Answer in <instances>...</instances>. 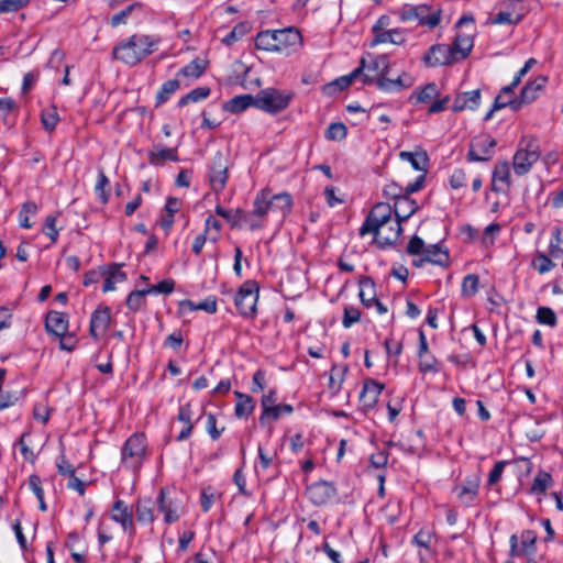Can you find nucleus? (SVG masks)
I'll use <instances>...</instances> for the list:
<instances>
[{"label":"nucleus","instance_id":"f257e3e1","mask_svg":"<svg viewBox=\"0 0 563 563\" xmlns=\"http://www.w3.org/2000/svg\"><path fill=\"white\" fill-rule=\"evenodd\" d=\"M401 210H393L387 202H377L369 210L364 222L358 229L360 236L373 235V242L378 249L385 250L396 245L402 234Z\"/></svg>","mask_w":563,"mask_h":563},{"label":"nucleus","instance_id":"f03ea898","mask_svg":"<svg viewBox=\"0 0 563 563\" xmlns=\"http://www.w3.org/2000/svg\"><path fill=\"white\" fill-rule=\"evenodd\" d=\"M159 44V38L146 34H133L120 41L112 49L114 59L135 66L153 54Z\"/></svg>","mask_w":563,"mask_h":563},{"label":"nucleus","instance_id":"7ed1b4c3","mask_svg":"<svg viewBox=\"0 0 563 563\" xmlns=\"http://www.w3.org/2000/svg\"><path fill=\"white\" fill-rule=\"evenodd\" d=\"M301 43L302 36L294 26L261 31L255 37L257 49L275 53H289L290 49L300 46Z\"/></svg>","mask_w":563,"mask_h":563},{"label":"nucleus","instance_id":"20e7f679","mask_svg":"<svg viewBox=\"0 0 563 563\" xmlns=\"http://www.w3.org/2000/svg\"><path fill=\"white\" fill-rule=\"evenodd\" d=\"M396 14L400 22H417L418 26L429 30L435 29L442 19V10L440 8H433L426 3H406L396 11Z\"/></svg>","mask_w":563,"mask_h":563},{"label":"nucleus","instance_id":"39448f33","mask_svg":"<svg viewBox=\"0 0 563 563\" xmlns=\"http://www.w3.org/2000/svg\"><path fill=\"white\" fill-rule=\"evenodd\" d=\"M147 456V438L143 432H134L121 449V465L132 472H137Z\"/></svg>","mask_w":563,"mask_h":563},{"label":"nucleus","instance_id":"423d86ee","mask_svg":"<svg viewBox=\"0 0 563 563\" xmlns=\"http://www.w3.org/2000/svg\"><path fill=\"white\" fill-rule=\"evenodd\" d=\"M541 156L540 145L534 136L520 139L512 157V168L517 176L527 175Z\"/></svg>","mask_w":563,"mask_h":563},{"label":"nucleus","instance_id":"0eeeda50","mask_svg":"<svg viewBox=\"0 0 563 563\" xmlns=\"http://www.w3.org/2000/svg\"><path fill=\"white\" fill-rule=\"evenodd\" d=\"M294 97L292 91H283L276 88L262 89L256 95V108L275 114L285 110Z\"/></svg>","mask_w":563,"mask_h":563},{"label":"nucleus","instance_id":"6e6552de","mask_svg":"<svg viewBox=\"0 0 563 563\" xmlns=\"http://www.w3.org/2000/svg\"><path fill=\"white\" fill-rule=\"evenodd\" d=\"M260 297V286L256 280H245L236 291L234 303L239 313L244 318L256 316V306Z\"/></svg>","mask_w":563,"mask_h":563},{"label":"nucleus","instance_id":"1a4fd4ad","mask_svg":"<svg viewBox=\"0 0 563 563\" xmlns=\"http://www.w3.org/2000/svg\"><path fill=\"white\" fill-rule=\"evenodd\" d=\"M208 178L214 194L219 195L224 190L229 179V159L222 152H217L211 158Z\"/></svg>","mask_w":563,"mask_h":563},{"label":"nucleus","instance_id":"9d476101","mask_svg":"<svg viewBox=\"0 0 563 563\" xmlns=\"http://www.w3.org/2000/svg\"><path fill=\"white\" fill-rule=\"evenodd\" d=\"M156 505L158 511L163 514V520L166 525H172L178 521L184 512L181 501L178 498L173 497L168 488H161L156 497Z\"/></svg>","mask_w":563,"mask_h":563},{"label":"nucleus","instance_id":"9b49d317","mask_svg":"<svg viewBox=\"0 0 563 563\" xmlns=\"http://www.w3.org/2000/svg\"><path fill=\"white\" fill-rule=\"evenodd\" d=\"M497 142L489 134H478L474 136L470 143L467 152L468 162H486L495 154Z\"/></svg>","mask_w":563,"mask_h":563},{"label":"nucleus","instance_id":"f8f14e48","mask_svg":"<svg viewBox=\"0 0 563 563\" xmlns=\"http://www.w3.org/2000/svg\"><path fill=\"white\" fill-rule=\"evenodd\" d=\"M479 485L481 476L478 474L468 475L461 484L453 487V493L463 506L473 507L478 500Z\"/></svg>","mask_w":563,"mask_h":563},{"label":"nucleus","instance_id":"ddd939ff","mask_svg":"<svg viewBox=\"0 0 563 563\" xmlns=\"http://www.w3.org/2000/svg\"><path fill=\"white\" fill-rule=\"evenodd\" d=\"M421 60L428 68L457 64L449 44L442 43L431 45L423 54Z\"/></svg>","mask_w":563,"mask_h":563},{"label":"nucleus","instance_id":"4468645a","mask_svg":"<svg viewBox=\"0 0 563 563\" xmlns=\"http://www.w3.org/2000/svg\"><path fill=\"white\" fill-rule=\"evenodd\" d=\"M364 85L375 84L377 89L384 92H396L404 89H408L413 85V78L407 73H402L396 79H390L387 76L375 78L369 74H364Z\"/></svg>","mask_w":563,"mask_h":563},{"label":"nucleus","instance_id":"2eb2a0df","mask_svg":"<svg viewBox=\"0 0 563 563\" xmlns=\"http://www.w3.org/2000/svg\"><path fill=\"white\" fill-rule=\"evenodd\" d=\"M537 533L533 530H523L520 536L511 534L509 539V555L519 558L532 555L536 552Z\"/></svg>","mask_w":563,"mask_h":563},{"label":"nucleus","instance_id":"dca6fc26","mask_svg":"<svg viewBox=\"0 0 563 563\" xmlns=\"http://www.w3.org/2000/svg\"><path fill=\"white\" fill-rule=\"evenodd\" d=\"M383 195L388 199L395 200L393 210H401L402 205H407L409 207L408 212L401 216L402 219H409L418 208L413 199L405 197L404 187L399 186L395 181H390L384 186Z\"/></svg>","mask_w":563,"mask_h":563},{"label":"nucleus","instance_id":"f3484780","mask_svg":"<svg viewBox=\"0 0 563 563\" xmlns=\"http://www.w3.org/2000/svg\"><path fill=\"white\" fill-rule=\"evenodd\" d=\"M336 494L334 485L327 481L312 483L306 488V496L316 506L328 504Z\"/></svg>","mask_w":563,"mask_h":563},{"label":"nucleus","instance_id":"a211bd4d","mask_svg":"<svg viewBox=\"0 0 563 563\" xmlns=\"http://www.w3.org/2000/svg\"><path fill=\"white\" fill-rule=\"evenodd\" d=\"M111 519L119 523L123 531L128 532L130 537L135 534V526L133 521L132 509L121 499L114 501L111 509Z\"/></svg>","mask_w":563,"mask_h":563},{"label":"nucleus","instance_id":"6ab92c4d","mask_svg":"<svg viewBox=\"0 0 563 563\" xmlns=\"http://www.w3.org/2000/svg\"><path fill=\"white\" fill-rule=\"evenodd\" d=\"M512 186L510 165L507 161H498L495 164L492 176V190L507 192Z\"/></svg>","mask_w":563,"mask_h":563},{"label":"nucleus","instance_id":"aec40b11","mask_svg":"<svg viewBox=\"0 0 563 563\" xmlns=\"http://www.w3.org/2000/svg\"><path fill=\"white\" fill-rule=\"evenodd\" d=\"M426 263L445 266L449 263V253L440 243L427 245L422 256L412 261L416 267H422Z\"/></svg>","mask_w":563,"mask_h":563},{"label":"nucleus","instance_id":"412c9836","mask_svg":"<svg viewBox=\"0 0 563 563\" xmlns=\"http://www.w3.org/2000/svg\"><path fill=\"white\" fill-rule=\"evenodd\" d=\"M111 321L110 308L107 306L98 307L91 314L89 333L93 340L98 341L109 329Z\"/></svg>","mask_w":563,"mask_h":563},{"label":"nucleus","instance_id":"4be33fe9","mask_svg":"<svg viewBox=\"0 0 563 563\" xmlns=\"http://www.w3.org/2000/svg\"><path fill=\"white\" fill-rule=\"evenodd\" d=\"M384 387V384L372 378L364 382L360 394V404L365 411L371 410L376 406Z\"/></svg>","mask_w":563,"mask_h":563},{"label":"nucleus","instance_id":"5701e85b","mask_svg":"<svg viewBox=\"0 0 563 563\" xmlns=\"http://www.w3.org/2000/svg\"><path fill=\"white\" fill-rule=\"evenodd\" d=\"M434 542V533L431 530L420 529L412 538V544L421 549L419 559L421 563H427L433 556L432 544Z\"/></svg>","mask_w":563,"mask_h":563},{"label":"nucleus","instance_id":"b1692460","mask_svg":"<svg viewBox=\"0 0 563 563\" xmlns=\"http://www.w3.org/2000/svg\"><path fill=\"white\" fill-rule=\"evenodd\" d=\"M449 46L456 62L460 63L471 55L474 47V36L472 34L457 33Z\"/></svg>","mask_w":563,"mask_h":563},{"label":"nucleus","instance_id":"393cba45","mask_svg":"<svg viewBox=\"0 0 563 563\" xmlns=\"http://www.w3.org/2000/svg\"><path fill=\"white\" fill-rule=\"evenodd\" d=\"M69 321L67 314L59 311H49L45 318V329L54 336L64 335L68 332Z\"/></svg>","mask_w":563,"mask_h":563},{"label":"nucleus","instance_id":"a878e982","mask_svg":"<svg viewBox=\"0 0 563 563\" xmlns=\"http://www.w3.org/2000/svg\"><path fill=\"white\" fill-rule=\"evenodd\" d=\"M481 103V90L475 89L459 93L452 104L454 112H461L464 110H476Z\"/></svg>","mask_w":563,"mask_h":563},{"label":"nucleus","instance_id":"bb28decb","mask_svg":"<svg viewBox=\"0 0 563 563\" xmlns=\"http://www.w3.org/2000/svg\"><path fill=\"white\" fill-rule=\"evenodd\" d=\"M364 70H365V58H362L358 67H356L350 74L341 76V77L334 79L333 81H331L330 84H328L324 87V90L327 91V90H331V89L332 90L338 89L339 91H342V90L349 88L357 78L361 77L363 79Z\"/></svg>","mask_w":563,"mask_h":563},{"label":"nucleus","instance_id":"cd10ccee","mask_svg":"<svg viewBox=\"0 0 563 563\" xmlns=\"http://www.w3.org/2000/svg\"><path fill=\"white\" fill-rule=\"evenodd\" d=\"M179 312L185 314L187 312L196 311V310H203L207 313H216L218 310L217 306V299L212 296L207 297L202 301L195 303L194 301L189 299H185L179 301L178 303Z\"/></svg>","mask_w":563,"mask_h":563},{"label":"nucleus","instance_id":"c85d7f7f","mask_svg":"<svg viewBox=\"0 0 563 563\" xmlns=\"http://www.w3.org/2000/svg\"><path fill=\"white\" fill-rule=\"evenodd\" d=\"M181 200L176 197H168L164 207V214L161 218L159 225L168 234L174 225V216L181 208Z\"/></svg>","mask_w":563,"mask_h":563},{"label":"nucleus","instance_id":"c756f323","mask_svg":"<svg viewBox=\"0 0 563 563\" xmlns=\"http://www.w3.org/2000/svg\"><path fill=\"white\" fill-rule=\"evenodd\" d=\"M406 42V33L404 29L396 27L383 31L376 34L371 41V47L379 44L390 43L394 45H402Z\"/></svg>","mask_w":563,"mask_h":563},{"label":"nucleus","instance_id":"7c9ffc66","mask_svg":"<svg viewBox=\"0 0 563 563\" xmlns=\"http://www.w3.org/2000/svg\"><path fill=\"white\" fill-rule=\"evenodd\" d=\"M547 82V77L539 76L534 80L529 81L521 90L518 101H520V107L522 104L530 103L534 101L539 95V92L544 88Z\"/></svg>","mask_w":563,"mask_h":563},{"label":"nucleus","instance_id":"2f4dec72","mask_svg":"<svg viewBox=\"0 0 563 563\" xmlns=\"http://www.w3.org/2000/svg\"><path fill=\"white\" fill-rule=\"evenodd\" d=\"M236 402L234 406V415L239 419L249 418L255 409V400L247 394L239 390L234 391Z\"/></svg>","mask_w":563,"mask_h":563},{"label":"nucleus","instance_id":"473e14b6","mask_svg":"<svg viewBox=\"0 0 563 563\" xmlns=\"http://www.w3.org/2000/svg\"><path fill=\"white\" fill-rule=\"evenodd\" d=\"M389 69V57L385 54L374 56L368 64L365 63L364 74L375 78L386 77Z\"/></svg>","mask_w":563,"mask_h":563},{"label":"nucleus","instance_id":"72a5a7b5","mask_svg":"<svg viewBox=\"0 0 563 563\" xmlns=\"http://www.w3.org/2000/svg\"><path fill=\"white\" fill-rule=\"evenodd\" d=\"M273 190L268 187L261 189L253 201L255 207V214L267 217L269 211H273Z\"/></svg>","mask_w":563,"mask_h":563},{"label":"nucleus","instance_id":"f704fd0d","mask_svg":"<svg viewBox=\"0 0 563 563\" xmlns=\"http://www.w3.org/2000/svg\"><path fill=\"white\" fill-rule=\"evenodd\" d=\"M358 285V297L362 305L366 308H372L377 300L374 280L369 277H363L361 278Z\"/></svg>","mask_w":563,"mask_h":563},{"label":"nucleus","instance_id":"c9c22d12","mask_svg":"<svg viewBox=\"0 0 563 563\" xmlns=\"http://www.w3.org/2000/svg\"><path fill=\"white\" fill-rule=\"evenodd\" d=\"M103 273L104 282L102 291H111L115 289V284L123 283L126 279V274L121 271L120 265L110 266L107 269L101 271Z\"/></svg>","mask_w":563,"mask_h":563},{"label":"nucleus","instance_id":"e433bc0d","mask_svg":"<svg viewBox=\"0 0 563 563\" xmlns=\"http://www.w3.org/2000/svg\"><path fill=\"white\" fill-rule=\"evenodd\" d=\"M252 106L256 107V96L253 97L252 95L245 93L235 96L232 99H230L224 104V110H227L230 113H240Z\"/></svg>","mask_w":563,"mask_h":563},{"label":"nucleus","instance_id":"4c0bfd02","mask_svg":"<svg viewBox=\"0 0 563 563\" xmlns=\"http://www.w3.org/2000/svg\"><path fill=\"white\" fill-rule=\"evenodd\" d=\"M148 163L154 166H162L165 162H177L178 155L175 147H159L147 154Z\"/></svg>","mask_w":563,"mask_h":563},{"label":"nucleus","instance_id":"58836bf2","mask_svg":"<svg viewBox=\"0 0 563 563\" xmlns=\"http://www.w3.org/2000/svg\"><path fill=\"white\" fill-rule=\"evenodd\" d=\"M399 158L404 162L409 163L415 170L426 172L428 167V155L424 151L407 152L402 151L399 153Z\"/></svg>","mask_w":563,"mask_h":563},{"label":"nucleus","instance_id":"ea45409f","mask_svg":"<svg viewBox=\"0 0 563 563\" xmlns=\"http://www.w3.org/2000/svg\"><path fill=\"white\" fill-rule=\"evenodd\" d=\"M273 212L280 214L283 218L291 212L294 200L290 194L284 191L273 194Z\"/></svg>","mask_w":563,"mask_h":563},{"label":"nucleus","instance_id":"a19ab883","mask_svg":"<svg viewBox=\"0 0 563 563\" xmlns=\"http://www.w3.org/2000/svg\"><path fill=\"white\" fill-rule=\"evenodd\" d=\"M136 520L142 525L153 523L156 519L154 505L150 499L137 500L135 505Z\"/></svg>","mask_w":563,"mask_h":563},{"label":"nucleus","instance_id":"79ce46f5","mask_svg":"<svg viewBox=\"0 0 563 563\" xmlns=\"http://www.w3.org/2000/svg\"><path fill=\"white\" fill-rule=\"evenodd\" d=\"M514 89L508 85L504 87L500 93L495 98V109H503L509 106L514 111L520 109L518 98H512Z\"/></svg>","mask_w":563,"mask_h":563},{"label":"nucleus","instance_id":"37998d69","mask_svg":"<svg viewBox=\"0 0 563 563\" xmlns=\"http://www.w3.org/2000/svg\"><path fill=\"white\" fill-rule=\"evenodd\" d=\"M207 63L201 58H195L188 65L178 70V76L197 79L205 73Z\"/></svg>","mask_w":563,"mask_h":563},{"label":"nucleus","instance_id":"c03bdc74","mask_svg":"<svg viewBox=\"0 0 563 563\" xmlns=\"http://www.w3.org/2000/svg\"><path fill=\"white\" fill-rule=\"evenodd\" d=\"M147 295L148 292L146 291V288L131 291L125 300L128 309L132 312H137L144 309L146 306Z\"/></svg>","mask_w":563,"mask_h":563},{"label":"nucleus","instance_id":"a18cd8bd","mask_svg":"<svg viewBox=\"0 0 563 563\" xmlns=\"http://www.w3.org/2000/svg\"><path fill=\"white\" fill-rule=\"evenodd\" d=\"M179 87L180 84L177 79H169L165 81L156 93L155 107H161L170 98V96L179 89Z\"/></svg>","mask_w":563,"mask_h":563},{"label":"nucleus","instance_id":"49530a36","mask_svg":"<svg viewBox=\"0 0 563 563\" xmlns=\"http://www.w3.org/2000/svg\"><path fill=\"white\" fill-rule=\"evenodd\" d=\"M210 92H211V90L209 87H197V88L190 90L185 96H183L178 100V106L185 107L189 103L202 101L209 97Z\"/></svg>","mask_w":563,"mask_h":563},{"label":"nucleus","instance_id":"de8ad7c7","mask_svg":"<svg viewBox=\"0 0 563 563\" xmlns=\"http://www.w3.org/2000/svg\"><path fill=\"white\" fill-rule=\"evenodd\" d=\"M553 484V478L548 472H539L531 485V493L534 495H543Z\"/></svg>","mask_w":563,"mask_h":563},{"label":"nucleus","instance_id":"09e8293b","mask_svg":"<svg viewBox=\"0 0 563 563\" xmlns=\"http://www.w3.org/2000/svg\"><path fill=\"white\" fill-rule=\"evenodd\" d=\"M109 186H110L109 178L104 174L103 169L100 168L98 170V178H97V183L95 185V192L98 196L99 201L102 205H106L109 201V190H108Z\"/></svg>","mask_w":563,"mask_h":563},{"label":"nucleus","instance_id":"8fccbe9b","mask_svg":"<svg viewBox=\"0 0 563 563\" xmlns=\"http://www.w3.org/2000/svg\"><path fill=\"white\" fill-rule=\"evenodd\" d=\"M439 96V89L434 82L424 85L413 91L411 98H416L417 102L427 103Z\"/></svg>","mask_w":563,"mask_h":563},{"label":"nucleus","instance_id":"3c124183","mask_svg":"<svg viewBox=\"0 0 563 563\" xmlns=\"http://www.w3.org/2000/svg\"><path fill=\"white\" fill-rule=\"evenodd\" d=\"M549 255L560 257L563 255V228L555 227L552 230V238L549 243Z\"/></svg>","mask_w":563,"mask_h":563},{"label":"nucleus","instance_id":"603ef678","mask_svg":"<svg viewBox=\"0 0 563 563\" xmlns=\"http://www.w3.org/2000/svg\"><path fill=\"white\" fill-rule=\"evenodd\" d=\"M522 20L521 12L500 10L493 19V24H518Z\"/></svg>","mask_w":563,"mask_h":563},{"label":"nucleus","instance_id":"864d4df0","mask_svg":"<svg viewBox=\"0 0 563 563\" xmlns=\"http://www.w3.org/2000/svg\"><path fill=\"white\" fill-rule=\"evenodd\" d=\"M347 135V128L343 122H333L325 130L324 137L329 141H343Z\"/></svg>","mask_w":563,"mask_h":563},{"label":"nucleus","instance_id":"5fc2aeb1","mask_svg":"<svg viewBox=\"0 0 563 563\" xmlns=\"http://www.w3.org/2000/svg\"><path fill=\"white\" fill-rule=\"evenodd\" d=\"M37 206L33 201H26L22 205V208L19 212V221L20 225L24 229H30L32 223L30 222V217L36 214Z\"/></svg>","mask_w":563,"mask_h":563},{"label":"nucleus","instance_id":"6e6d98bb","mask_svg":"<svg viewBox=\"0 0 563 563\" xmlns=\"http://www.w3.org/2000/svg\"><path fill=\"white\" fill-rule=\"evenodd\" d=\"M531 266L541 275L549 273L555 267V263L550 258V255L539 253L532 261Z\"/></svg>","mask_w":563,"mask_h":563},{"label":"nucleus","instance_id":"4d7b16f0","mask_svg":"<svg viewBox=\"0 0 563 563\" xmlns=\"http://www.w3.org/2000/svg\"><path fill=\"white\" fill-rule=\"evenodd\" d=\"M135 9H142V4L140 2H134L130 5H128L125 9L118 12L117 14H114L110 20L111 26L117 27L121 24H125L128 21V18L131 15V13Z\"/></svg>","mask_w":563,"mask_h":563},{"label":"nucleus","instance_id":"13d9d810","mask_svg":"<svg viewBox=\"0 0 563 563\" xmlns=\"http://www.w3.org/2000/svg\"><path fill=\"white\" fill-rule=\"evenodd\" d=\"M41 121L46 131H53L59 121V115L56 108L52 107L43 110L41 114Z\"/></svg>","mask_w":563,"mask_h":563},{"label":"nucleus","instance_id":"bf43d9fd","mask_svg":"<svg viewBox=\"0 0 563 563\" xmlns=\"http://www.w3.org/2000/svg\"><path fill=\"white\" fill-rule=\"evenodd\" d=\"M479 278L475 274H468L462 282V295L472 297L478 291Z\"/></svg>","mask_w":563,"mask_h":563},{"label":"nucleus","instance_id":"052dcab7","mask_svg":"<svg viewBox=\"0 0 563 563\" xmlns=\"http://www.w3.org/2000/svg\"><path fill=\"white\" fill-rule=\"evenodd\" d=\"M266 218L264 216L255 214V207L251 212H245L243 217V223L247 225L251 231L260 230L264 228Z\"/></svg>","mask_w":563,"mask_h":563},{"label":"nucleus","instance_id":"680f3d73","mask_svg":"<svg viewBox=\"0 0 563 563\" xmlns=\"http://www.w3.org/2000/svg\"><path fill=\"white\" fill-rule=\"evenodd\" d=\"M361 320V311L354 306H345L343 310L342 325L345 329L351 328L353 324Z\"/></svg>","mask_w":563,"mask_h":563},{"label":"nucleus","instance_id":"e2e57ef3","mask_svg":"<svg viewBox=\"0 0 563 563\" xmlns=\"http://www.w3.org/2000/svg\"><path fill=\"white\" fill-rule=\"evenodd\" d=\"M347 367L346 366H334L332 368L330 379H329V386L332 390L339 391L342 387L343 380H344V374L346 373Z\"/></svg>","mask_w":563,"mask_h":563},{"label":"nucleus","instance_id":"0e129e2a","mask_svg":"<svg viewBox=\"0 0 563 563\" xmlns=\"http://www.w3.org/2000/svg\"><path fill=\"white\" fill-rule=\"evenodd\" d=\"M536 318L540 324H545L549 327L556 325V316L554 311L549 307H539Z\"/></svg>","mask_w":563,"mask_h":563},{"label":"nucleus","instance_id":"69168bd1","mask_svg":"<svg viewBox=\"0 0 563 563\" xmlns=\"http://www.w3.org/2000/svg\"><path fill=\"white\" fill-rule=\"evenodd\" d=\"M57 218L55 216H47L42 228V232L47 235L52 243H56L58 240L59 231L56 228Z\"/></svg>","mask_w":563,"mask_h":563},{"label":"nucleus","instance_id":"338daca9","mask_svg":"<svg viewBox=\"0 0 563 563\" xmlns=\"http://www.w3.org/2000/svg\"><path fill=\"white\" fill-rule=\"evenodd\" d=\"M426 247H427V244L424 243V241L420 236L413 235V236H411V239L409 240V242L407 244L406 252H407V254H409L411 256L421 257Z\"/></svg>","mask_w":563,"mask_h":563},{"label":"nucleus","instance_id":"774afa93","mask_svg":"<svg viewBox=\"0 0 563 563\" xmlns=\"http://www.w3.org/2000/svg\"><path fill=\"white\" fill-rule=\"evenodd\" d=\"M245 34L246 25L244 23H239L222 38V43L230 46L241 40Z\"/></svg>","mask_w":563,"mask_h":563}]
</instances>
